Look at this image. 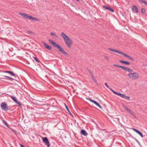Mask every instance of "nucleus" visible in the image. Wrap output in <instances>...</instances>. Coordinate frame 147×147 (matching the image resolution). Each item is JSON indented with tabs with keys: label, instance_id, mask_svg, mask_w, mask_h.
Segmentation results:
<instances>
[{
	"label": "nucleus",
	"instance_id": "obj_25",
	"mask_svg": "<svg viewBox=\"0 0 147 147\" xmlns=\"http://www.w3.org/2000/svg\"><path fill=\"white\" fill-rule=\"evenodd\" d=\"M141 12L143 14H144L146 12V10L145 9L142 8L141 9Z\"/></svg>",
	"mask_w": 147,
	"mask_h": 147
},
{
	"label": "nucleus",
	"instance_id": "obj_11",
	"mask_svg": "<svg viewBox=\"0 0 147 147\" xmlns=\"http://www.w3.org/2000/svg\"><path fill=\"white\" fill-rule=\"evenodd\" d=\"M132 129L135 132H136L138 134H139L142 138L143 137V135L142 133L140 131H139L137 129H136L135 128H132Z\"/></svg>",
	"mask_w": 147,
	"mask_h": 147
},
{
	"label": "nucleus",
	"instance_id": "obj_24",
	"mask_svg": "<svg viewBox=\"0 0 147 147\" xmlns=\"http://www.w3.org/2000/svg\"><path fill=\"white\" fill-rule=\"evenodd\" d=\"M27 33L28 34H31L32 35H34V33L32 32V31H28V32H27Z\"/></svg>",
	"mask_w": 147,
	"mask_h": 147
},
{
	"label": "nucleus",
	"instance_id": "obj_6",
	"mask_svg": "<svg viewBox=\"0 0 147 147\" xmlns=\"http://www.w3.org/2000/svg\"><path fill=\"white\" fill-rule=\"evenodd\" d=\"M1 107L2 110L5 111L10 110V109L8 108L7 105L5 102H2L1 104Z\"/></svg>",
	"mask_w": 147,
	"mask_h": 147
},
{
	"label": "nucleus",
	"instance_id": "obj_9",
	"mask_svg": "<svg viewBox=\"0 0 147 147\" xmlns=\"http://www.w3.org/2000/svg\"><path fill=\"white\" fill-rule=\"evenodd\" d=\"M110 90L114 94H116V95H117L118 96H120L121 97H122L123 96V94H121V93L116 92L115 91H114L112 89H111Z\"/></svg>",
	"mask_w": 147,
	"mask_h": 147
},
{
	"label": "nucleus",
	"instance_id": "obj_19",
	"mask_svg": "<svg viewBox=\"0 0 147 147\" xmlns=\"http://www.w3.org/2000/svg\"><path fill=\"white\" fill-rule=\"evenodd\" d=\"M121 69L125 71H128L129 68L122 66Z\"/></svg>",
	"mask_w": 147,
	"mask_h": 147
},
{
	"label": "nucleus",
	"instance_id": "obj_32",
	"mask_svg": "<svg viewBox=\"0 0 147 147\" xmlns=\"http://www.w3.org/2000/svg\"><path fill=\"white\" fill-rule=\"evenodd\" d=\"M104 58L105 59L107 60V61H109V57L107 56H104Z\"/></svg>",
	"mask_w": 147,
	"mask_h": 147
},
{
	"label": "nucleus",
	"instance_id": "obj_27",
	"mask_svg": "<svg viewBox=\"0 0 147 147\" xmlns=\"http://www.w3.org/2000/svg\"><path fill=\"white\" fill-rule=\"evenodd\" d=\"M113 66L114 67H119V68H121V67H122V66L118 65H117V64H114L113 65Z\"/></svg>",
	"mask_w": 147,
	"mask_h": 147
},
{
	"label": "nucleus",
	"instance_id": "obj_29",
	"mask_svg": "<svg viewBox=\"0 0 147 147\" xmlns=\"http://www.w3.org/2000/svg\"><path fill=\"white\" fill-rule=\"evenodd\" d=\"M51 34L52 36H55V37L56 38L58 37V36H57L55 33H53V32H51Z\"/></svg>",
	"mask_w": 147,
	"mask_h": 147
},
{
	"label": "nucleus",
	"instance_id": "obj_2",
	"mask_svg": "<svg viewBox=\"0 0 147 147\" xmlns=\"http://www.w3.org/2000/svg\"><path fill=\"white\" fill-rule=\"evenodd\" d=\"M49 41L51 44H52L55 47H56L58 49L59 51L63 54L67 55V53L63 49L62 47L59 45H58L56 43L54 42L53 40H49Z\"/></svg>",
	"mask_w": 147,
	"mask_h": 147
},
{
	"label": "nucleus",
	"instance_id": "obj_20",
	"mask_svg": "<svg viewBox=\"0 0 147 147\" xmlns=\"http://www.w3.org/2000/svg\"><path fill=\"white\" fill-rule=\"evenodd\" d=\"M2 121H3V123L5 126H6L7 127L9 128V126H8V125L7 122L3 120Z\"/></svg>",
	"mask_w": 147,
	"mask_h": 147
},
{
	"label": "nucleus",
	"instance_id": "obj_22",
	"mask_svg": "<svg viewBox=\"0 0 147 147\" xmlns=\"http://www.w3.org/2000/svg\"><path fill=\"white\" fill-rule=\"evenodd\" d=\"M122 98H124L128 100H129L130 99V97L129 96H126L124 94H123V96Z\"/></svg>",
	"mask_w": 147,
	"mask_h": 147
},
{
	"label": "nucleus",
	"instance_id": "obj_40",
	"mask_svg": "<svg viewBox=\"0 0 147 147\" xmlns=\"http://www.w3.org/2000/svg\"><path fill=\"white\" fill-rule=\"evenodd\" d=\"M75 0L77 1H78V2L79 1V0Z\"/></svg>",
	"mask_w": 147,
	"mask_h": 147
},
{
	"label": "nucleus",
	"instance_id": "obj_30",
	"mask_svg": "<svg viewBox=\"0 0 147 147\" xmlns=\"http://www.w3.org/2000/svg\"><path fill=\"white\" fill-rule=\"evenodd\" d=\"M128 72L129 73H131V72H133V70L130 68H129L128 71Z\"/></svg>",
	"mask_w": 147,
	"mask_h": 147
},
{
	"label": "nucleus",
	"instance_id": "obj_12",
	"mask_svg": "<svg viewBox=\"0 0 147 147\" xmlns=\"http://www.w3.org/2000/svg\"><path fill=\"white\" fill-rule=\"evenodd\" d=\"M43 46L44 47L47 49L50 50L52 49V47L51 46H49L47 44L43 42L42 43Z\"/></svg>",
	"mask_w": 147,
	"mask_h": 147
},
{
	"label": "nucleus",
	"instance_id": "obj_37",
	"mask_svg": "<svg viewBox=\"0 0 147 147\" xmlns=\"http://www.w3.org/2000/svg\"><path fill=\"white\" fill-rule=\"evenodd\" d=\"M20 147H25L23 145L21 144L20 145Z\"/></svg>",
	"mask_w": 147,
	"mask_h": 147
},
{
	"label": "nucleus",
	"instance_id": "obj_28",
	"mask_svg": "<svg viewBox=\"0 0 147 147\" xmlns=\"http://www.w3.org/2000/svg\"><path fill=\"white\" fill-rule=\"evenodd\" d=\"M130 114H131V115H132L134 117H136V116H135V113L132 111L131 112H130Z\"/></svg>",
	"mask_w": 147,
	"mask_h": 147
},
{
	"label": "nucleus",
	"instance_id": "obj_4",
	"mask_svg": "<svg viewBox=\"0 0 147 147\" xmlns=\"http://www.w3.org/2000/svg\"><path fill=\"white\" fill-rule=\"evenodd\" d=\"M128 76L132 80H137L139 77V74L136 72L130 73L128 74Z\"/></svg>",
	"mask_w": 147,
	"mask_h": 147
},
{
	"label": "nucleus",
	"instance_id": "obj_38",
	"mask_svg": "<svg viewBox=\"0 0 147 147\" xmlns=\"http://www.w3.org/2000/svg\"><path fill=\"white\" fill-rule=\"evenodd\" d=\"M93 81H94L96 83V84H97V82H96V80H95V79H94V80H93Z\"/></svg>",
	"mask_w": 147,
	"mask_h": 147
},
{
	"label": "nucleus",
	"instance_id": "obj_5",
	"mask_svg": "<svg viewBox=\"0 0 147 147\" xmlns=\"http://www.w3.org/2000/svg\"><path fill=\"white\" fill-rule=\"evenodd\" d=\"M19 14L22 16L24 18H28L32 21H39V19L34 18L31 16H28V14H26L20 13Z\"/></svg>",
	"mask_w": 147,
	"mask_h": 147
},
{
	"label": "nucleus",
	"instance_id": "obj_13",
	"mask_svg": "<svg viewBox=\"0 0 147 147\" xmlns=\"http://www.w3.org/2000/svg\"><path fill=\"white\" fill-rule=\"evenodd\" d=\"M81 133L82 134L85 136H87L88 135L84 129H82L81 130Z\"/></svg>",
	"mask_w": 147,
	"mask_h": 147
},
{
	"label": "nucleus",
	"instance_id": "obj_1",
	"mask_svg": "<svg viewBox=\"0 0 147 147\" xmlns=\"http://www.w3.org/2000/svg\"><path fill=\"white\" fill-rule=\"evenodd\" d=\"M61 35L63 38L67 46L69 48H70L72 44L71 40L63 32L61 33Z\"/></svg>",
	"mask_w": 147,
	"mask_h": 147
},
{
	"label": "nucleus",
	"instance_id": "obj_18",
	"mask_svg": "<svg viewBox=\"0 0 147 147\" xmlns=\"http://www.w3.org/2000/svg\"><path fill=\"white\" fill-rule=\"evenodd\" d=\"M10 98H11L12 99V100L14 102H16L17 101V100L15 98V97L13 96H10Z\"/></svg>",
	"mask_w": 147,
	"mask_h": 147
},
{
	"label": "nucleus",
	"instance_id": "obj_35",
	"mask_svg": "<svg viewBox=\"0 0 147 147\" xmlns=\"http://www.w3.org/2000/svg\"><path fill=\"white\" fill-rule=\"evenodd\" d=\"M65 108L66 109L69 111V109L67 107V106L66 105V104H65Z\"/></svg>",
	"mask_w": 147,
	"mask_h": 147
},
{
	"label": "nucleus",
	"instance_id": "obj_8",
	"mask_svg": "<svg viewBox=\"0 0 147 147\" xmlns=\"http://www.w3.org/2000/svg\"><path fill=\"white\" fill-rule=\"evenodd\" d=\"M43 142L47 145L48 147H49L50 144L48 138L47 137L44 138L43 139Z\"/></svg>",
	"mask_w": 147,
	"mask_h": 147
},
{
	"label": "nucleus",
	"instance_id": "obj_39",
	"mask_svg": "<svg viewBox=\"0 0 147 147\" xmlns=\"http://www.w3.org/2000/svg\"><path fill=\"white\" fill-rule=\"evenodd\" d=\"M132 111H131V110H130V111H128V112L129 113H130V112H131Z\"/></svg>",
	"mask_w": 147,
	"mask_h": 147
},
{
	"label": "nucleus",
	"instance_id": "obj_7",
	"mask_svg": "<svg viewBox=\"0 0 147 147\" xmlns=\"http://www.w3.org/2000/svg\"><path fill=\"white\" fill-rule=\"evenodd\" d=\"M86 99L89 100L90 102H92L95 105H96V106H98L99 108L100 109H101V107L100 105L96 101L92 100L91 98H90L89 97L88 98H87Z\"/></svg>",
	"mask_w": 147,
	"mask_h": 147
},
{
	"label": "nucleus",
	"instance_id": "obj_15",
	"mask_svg": "<svg viewBox=\"0 0 147 147\" xmlns=\"http://www.w3.org/2000/svg\"><path fill=\"white\" fill-rule=\"evenodd\" d=\"M119 61L120 63H122L125 64L126 65H130L131 64V63L130 62L122 60H120Z\"/></svg>",
	"mask_w": 147,
	"mask_h": 147
},
{
	"label": "nucleus",
	"instance_id": "obj_26",
	"mask_svg": "<svg viewBox=\"0 0 147 147\" xmlns=\"http://www.w3.org/2000/svg\"><path fill=\"white\" fill-rule=\"evenodd\" d=\"M33 58L34 60L37 62L39 63L40 62V61L38 59L37 57H33Z\"/></svg>",
	"mask_w": 147,
	"mask_h": 147
},
{
	"label": "nucleus",
	"instance_id": "obj_16",
	"mask_svg": "<svg viewBox=\"0 0 147 147\" xmlns=\"http://www.w3.org/2000/svg\"><path fill=\"white\" fill-rule=\"evenodd\" d=\"M5 73H8L11 76H15L14 74L12 71H3Z\"/></svg>",
	"mask_w": 147,
	"mask_h": 147
},
{
	"label": "nucleus",
	"instance_id": "obj_17",
	"mask_svg": "<svg viewBox=\"0 0 147 147\" xmlns=\"http://www.w3.org/2000/svg\"><path fill=\"white\" fill-rule=\"evenodd\" d=\"M123 107L124 109L127 112L130 111V109L125 105H123Z\"/></svg>",
	"mask_w": 147,
	"mask_h": 147
},
{
	"label": "nucleus",
	"instance_id": "obj_10",
	"mask_svg": "<svg viewBox=\"0 0 147 147\" xmlns=\"http://www.w3.org/2000/svg\"><path fill=\"white\" fill-rule=\"evenodd\" d=\"M103 7L105 9L109 10L111 12H114V10L110 7H107L106 5H103Z\"/></svg>",
	"mask_w": 147,
	"mask_h": 147
},
{
	"label": "nucleus",
	"instance_id": "obj_36",
	"mask_svg": "<svg viewBox=\"0 0 147 147\" xmlns=\"http://www.w3.org/2000/svg\"><path fill=\"white\" fill-rule=\"evenodd\" d=\"M91 77L93 80L95 79L93 75Z\"/></svg>",
	"mask_w": 147,
	"mask_h": 147
},
{
	"label": "nucleus",
	"instance_id": "obj_3",
	"mask_svg": "<svg viewBox=\"0 0 147 147\" xmlns=\"http://www.w3.org/2000/svg\"><path fill=\"white\" fill-rule=\"evenodd\" d=\"M108 50L110 51L115 52L119 54L122 55H123L125 57H127L131 61H134V59L131 57L127 54L124 53L122 52L119 51L118 50H115L110 48H109L108 49Z\"/></svg>",
	"mask_w": 147,
	"mask_h": 147
},
{
	"label": "nucleus",
	"instance_id": "obj_23",
	"mask_svg": "<svg viewBox=\"0 0 147 147\" xmlns=\"http://www.w3.org/2000/svg\"><path fill=\"white\" fill-rule=\"evenodd\" d=\"M139 1L141 3H144L145 4L147 5V2H146L142 0H140Z\"/></svg>",
	"mask_w": 147,
	"mask_h": 147
},
{
	"label": "nucleus",
	"instance_id": "obj_21",
	"mask_svg": "<svg viewBox=\"0 0 147 147\" xmlns=\"http://www.w3.org/2000/svg\"><path fill=\"white\" fill-rule=\"evenodd\" d=\"M4 77H5V78H8V79H9V80H11V81H12L13 80H14V79H13V78H12L11 77H10L7 76H3Z\"/></svg>",
	"mask_w": 147,
	"mask_h": 147
},
{
	"label": "nucleus",
	"instance_id": "obj_33",
	"mask_svg": "<svg viewBox=\"0 0 147 147\" xmlns=\"http://www.w3.org/2000/svg\"><path fill=\"white\" fill-rule=\"evenodd\" d=\"M105 85L109 88L110 90L111 89V88H110L109 87V86L107 85V84L106 83H105Z\"/></svg>",
	"mask_w": 147,
	"mask_h": 147
},
{
	"label": "nucleus",
	"instance_id": "obj_31",
	"mask_svg": "<svg viewBox=\"0 0 147 147\" xmlns=\"http://www.w3.org/2000/svg\"><path fill=\"white\" fill-rule=\"evenodd\" d=\"M16 103H17L19 106H22V104L20 102H18L17 101L16 102Z\"/></svg>",
	"mask_w": 147,
	"mask_h": 147
},
{
	"label": "nucleus",
	"instance_id": "obj_34",
	"mask_svg": "<svg viewBox=\"0 0 147 147\" xmlns=\"http://www.w3.org/2000/svg\"><path fill=\"white\" fill-rule=\"evenodd\" d=\"M89 72L90 75L92 76L93 75V74L92 72L90 70H89Z\"/></svg>",
	"mask_w": 147,
	"mask_h": 147
},
{
	"label": "nucleus",
	"instance_id": "obj_14",
	"mask_svg": "<svg viewBox=\"0 0 147 147\" xmlns=\"http://www.w3.org/2000/svg\"><path fill=\"white\" fill-rule=\"evenodd\" d=\"M132 9L133 11L135 13H137L138 12V9L136 6H134L132 8Z\"/></svg>",
	"mask_w": 147,
	"mask_h": 147
}]
</instances>
